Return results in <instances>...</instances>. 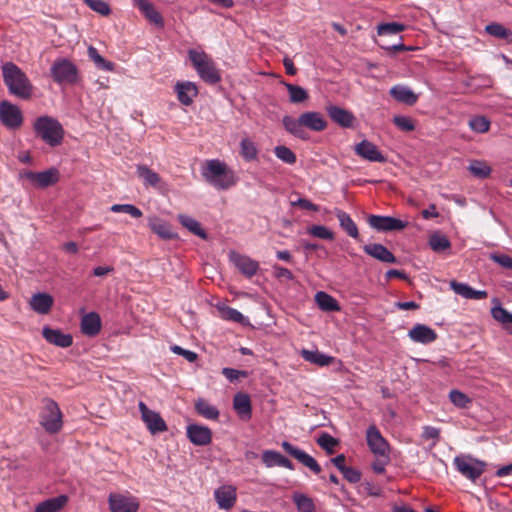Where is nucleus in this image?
I'll list each match as a JSON object with an SVG mask.
<instances>
[{"instance_id":"f257e3e1","label":"nucleus","mask_w":512,"mask_h":512,"mask_svg":"<svg viewBox=\"0 0 512 512\" xmlns=\"http://www.w3.org/2000/svg\"><path fill=\"white\" fill-rule=\"evenodd\" d=\"M1 68L3 81L9 93L20 99H30L33 85L26 74L13 62H5Z\"/></svg>"},{"instance_id":"f03ea898","label":"nucleus","mask_w":512,"mask_h":512,"mask_svg":"<svg viewBox=\"0 0 512 512\" xmlns=\"http://www.w3.org/2000/svg\"><path fill=\"white\" fill-rule=\"evenodd\" d=\"M33 130L35 135L50 147L60 146L65 135L62 124L48 115L36 118L33 123Z\"/></svg>"},{"instance_id":"7ed1b4c3","label":"nucleus","mask_w":512,"mask_h":512,"mask_svg":"<svg viewBox=\"0 0 512 512\" xmlns=\"http://www.w3.org/2000/svg\"><path fill=\"white\" fill-rule=\"evenodd\" d=\"M202 175L219 190L229 189L236 183L234 172L218 159L207 160Z\"/></svg>"},{"instance_id":"20e7f679","label":"nucleus","mask_w":512,"mask_h":512,"mask_svg":"<svg viewBox=\"0 0 512 512\" xmlns=\"http://www.w3.org/2000/svg\"><path fill=\"white\" fill-rule=\"evenodd\" d=\"M188 55L193 67L204 82L214 85L221 81L220 71L208 54L191 49Z\"/></svg>"},{"instance_id":"39448f33","label":"nucleus","mask_w":512,"mask_h":512,"mask_svg":"<svg viewBox=\"0 0 512 512\" xmlns=\"http://www.w3.org/2000/svg\"><path fill=\"white\" fill-rule=\"evenodd\" d=\"M51 77L57 84H75L78 81V69L66 58L57 59L50 69Z\"/></svg>"},{"instance_id":"423d86ee","label":"nucleus","mask_w":512,"mask_h":512,"mask_svg":"<svg viewBox=\"0 0 512 512\" xmlns=\"http://www.w3.org/2000/svg\"><path fill=\"white\" fill-rule=\"evenodd\" d=\"M41 425L51 434L59 432L62 428L61 410L58 404L52 399L45 400L44 411L41 415Z\"/></svg>"},{"instance_id":"0eeeda50","label":"nucleus","mask_w":512,"mask_h":512,"mask_svg":"<svg viewBox=\"0 0 512 512\" xmlns=\"http://www.w3.org/2000/svg\"><path fill=\"white\" fill-rule=\"evenodd\" d=\"M456 469L465 478L475 482L485 471L486 463L471 456H456L454 458Z\"/></svg>"},{"instance_id":"6e6552de","label":"nucleus","mask_w":512,"mask_h":512,"mask_svg":"<svg viewBox=\"0 0 512 512\" xmlns=\"http://www.w3.org/2000/svg\"><path fill=\"white\" fill-rule=\"evenodd\" d=\"M22 180H27L34 187L46 188L55 184L59 180V171L56 168H50L42 172L22 171L19 173Z\"/></svg>"},{"instance_id":"1a4fd4ad","label":"nucleus","mask_w":512,"mask_h":512,"mask_svg":"<svg viewBox=\"0 0 512 512\" xmlns=\"http://www.w3.org/2000/svg\"><path fill=\"white\" fill-rule=\"evenodd\" d=\"M0 122L10 130L19 129L23 124L20 108L7 100L0 102Z\"/></svg>"},{"instance_id":"9d476101","label":"nucleus","mask_w":512,"mask_h":512,"mask_svg":"<svg viewBox=\"0 0 512 512\" xmlns=\"http://www.w3.org/2000/svg\"><path fill=\"white\" fill-rule=\"evenodd\" d=\"M138 407L141 418L151 434L155 435L168 430L166 422L158 412L150 410L142 401L139 402Z\"/></svg>"},{"instance_id":"9b49d317","label":"nucleus","mask_w":512,"mask_h":512,"mask_svg":"<svg viewBox=\"0 0 512 512\" xmlns=\"http://www.w3.org/2000/svg\"><path fill=\"white\" fill-rule=\"evenodd\" d=\"M369 225L377 231H400L408 226V222L391 216L370 215Z\"/></svg>"},{"instance_id":"f8f14e48","label":"nucleus","mask_w":512,"mask_h":512,"mask_svg":"<svg viewBox=\"0 0 512 512\" xmlns=\"http://www.w3.org/2000/svg\"><path fill=\"white\" fill-rule=\"evenodd\" d=\"M281 446L285 450V452H287L290 456H292L301 464L309 468L315 474H319L321 472V466L318 464V462L303 450L293 446L288 441H283Z\"/></svg>"},{"instance_id":"ddd939ff","label":"nucleus","mask_w":512,"mask_h":512,"mask_svg":"<svg viewBox=\"0 0 512 512\" xmlns=\"http://www.w3.org/2000/svg\"><path fill=\"white\" fill-rule=\"evenodd\" d=\"M366 439L370 450L374 454L379 456H386L388 454L389 444L375 425H371L367 429Z\"/></svg>"},{"instance_id":"4468645a","label":"nucleus","mask_w":512,"mask_h":512,"mask_svg":"<svg viewBox=\"0 0 512 512\" xmlns=\"http://www.w3.org/2000/svg\"><path fill=\"white\" fill-rule=\"evenodd\" d=\"M108 503L111 512H137L139 509V503L135 498L117 493L109 495Z\"/></svg>"},{"instance_id":"2eb2a0df","label":"nucleus","mask_w":512,"mask_h":512,"mask_svg":"<svg viewBox=\"0 0 512 512\" xmlns=\"http://www.w3.org/2000/svg\"><path fill=\"white\" fill-rule=\"evenodd\" d=\"M354 152L359 157L370 162L383 163L386 161V157L379 151L377 146L366 139L354 146Z\"/></svg>"},{"instance_id":"dca6fc26","label":"nucleus","mask_w":512,"mask_h":512,"mask_svg":"<svg viewBox=\"0 0 512 512\" xmlns=\"http://www.w3.org/2000/svg\"><path fill=\"white\" fill-rule=\"evenodd\" d=\"M215 500L220 509L229 510L236 502L237 492L233 485H222L214 492Z\"/></svg>"},{"instance_id":"f3484780","label":"nucleus","mask_w":512,"mask_h":512,"mask_svg":"<svg viewBox=\"0 0 512 512\" xmlns=\"http://www.w3.org/2000/svg\"><path fill=\"white\" fill-rule=\"evenodd\" d=\"M187 437L197 446H206L212 441V431L210 428L198 424L187 426Z\"/></svg>"},{"instance_id":"a211bd4d","label":"nucleus","mask_w":512,"mask_h":512,"mask_svg":"<svg viewBox=\"0 0 512 512\" xmlns=\"http://www.w3.org/2000/svg\"><path fill=\"white\" fill-rule=\"evenodd\" d=\"M326 111L331 120L342 128H351L356 120L354 114L344 108L336 105L326 107Z\"/></svg>"},{"instance_id":"6ab92c4d","label":"nucleus","mask_w":512,"mask_h":512,"mask_svg":"<svg viewBox=\"0 0 512 512\" xmlns=\"http://www.w3.org/2000/svg\"><path fill=\"white\" fill-rule=\"evenodd\" d=\"M42 336L48 343L61 348L70 347L73 343V338L70 334H65L60 329H53L49 326L43 327Z\"/></svg>"},{"instance_id":"aec40b11","label":"nucleus","mask_w":512,"mask_h":512,"mask_svg":"<svg viewBox=\"0 0 512 512\" xmlns=\"http://www.w3.org/2000/svg\"><path fill=\"white\" fill-rule=\"evenodd\" d=\"M230 260L246 277L254 276L259 269L257 261L236 252L230 253Z\"/></svg>"},{"instance_id":"412c9836","label":"nucleus","mask_w":512,"mask_h":512,"mask_svg":"<svg viewBox=\"0 0 512 512\" xmlns=\"http://www.w3.org/2000/svg\"><path fill=\"white\" fill-rule=\"evenodd\" d=\"M54 304V298L45 292H38L32 295L29 300L30 308L41 315L50 313Z\"/></svg>"},{"instance_id":"4be33fe9","label":"nucleus","mask_w":512,"mask_h":512,"mask_svg":"<svg viewBox=\"0 0 512 512\" xmlns=\"http://www.w3.org/2000/svg\"><path fill=\"white\" fill-rule=\"evenodd\" d=\"M409 338L421 344H430L437 339V333L425 324H416L408 332Z\"/></svg>"},{"instance_id":"5701e85b","label":"nucleus","mask_w":512,"mask_h":512,"mask_svg":"<svg viewBox=\"0 0 512 512\" xmlns=\"http://www.w3.org/2000/svg\"><path fill=\"white\" fill-rule=\"evenodd\" d=\"M233 408L239 418L248 421L252 416V406L250 396L243 392H238L233 398Z\"/></svg>"},{"instance_id":"b1692460","label":"nucleus","mask_w":512,"mask_h":512,"mask_svg":"<svg viewBox=\"0 0 512 512\" xmlns=\"http://www.w3.org/2000/svg\"><path fill=\"white\" fill-rule=\"evenodd\" d=\"M177 98L182 105L189 106L193 99L198 95V88L195 83L190 81L177 82L175 85Z\"/></svg>"},{"instance_id":"393cba45","label":"nucleus","mask_w":512,"mask_h":512,"mask_svg":"<svg viewBox=\"0 0 512 512\" xmlns=\"http://www.w3.org/2000/svg\"><path fill=\"white\" fill-rule=\"evenodd\" d=\"M133 4L144 14L150 23L159 28L164 26L163 17L149 0H133Z\"/></svg>"},{"instance_id":"a878e982","label":"nucleus","mask_w":512,"mask_h":512,"mask_svg":"<svg viewBox=\"0 0 512 512\" xmlns=\"http://www.w3.org/2000/svg\"><path fill=\"white\" fill-rule=\"evenodd\" d=\"M81 332L89 337H94L101 330V318L97 312H89L81 318Z\"/></svg>"},{"instance_id":"bb28decb","label":"nucleus","mask_w":512,"mask_h":512,"mask_svg":"<svg viewBox=\"0 0 512 512\" xmlns=\"http://www.w3.org/2000/svg\"><path fill=\"white\" fill-rule=\"evenodd\" d=\"M363 250L369 256L384 262V263H396V257L389 251L384 245L378 243L366 244Z\"/></svg>"},{"instance_id":"cd10ccee","label":"nucleus","mask_w":512,"mask_h":512,"mask_svg":"<svg viewBox=\"0 0 512 512\" xmlns=\"http://www.w3.org/2000/svg\"><path fill=\"white\" fill-rule=\"evenodd\" d=\"M261 459H262L263 464L267 468L279 466V467H285L290 470L294 469L293 463L288 458H286L281 453L274 451V450H265L262 453Z\"/></svg>"},{"instance_id":"c85d7f7f","label":"nucleus","mask_w":512,"mask_h":512,"mask_svg":"<svg viewBox=\"0 0 512 512\" xmlns=\"http://www.w3.org/2000/svg\"><path fill=\"white\" fill-rule=\"evenodd\" d=\"M451 289L458 295L466 299L481 300L487 298L488 294L485 290H475L465 283L457 282L452 280L450 282Z\"/></svg>"},{"instance_id":"c756f323","label":"nucleus","mask_w":512,"mask_h":512,"mask_svg":"<svg viewBox=\"0 0 512 512\" xmlns=\"http://www.w3.org/2000/svg\"><path fill=\"white\" fill-rule=\"evenodd\" d=\"M68 501V496L61 494L37 504L34 512H59L67 505Z\"/></svg>"},{"instance_id":"7c9ffc66","label":"nucleus","mask_w":512,"mask_h":512,"mask_svg":"<svg viewBox=\"0 0 512 512\" xmlns=\"http://www.w3.org/2000/svg\"><path fill=\"white\" fill-rule=\"evenodd\" d=\"M282 122L286 131L292 134L293 136L300 138L302 140L309 139L308 133L304 129V124L302 123L301 115L299 116L298 119L286 115L283 117Z\"/></svg>"},{"instance_id":"2f4dec72","label":"nucleus","mask_w":512,"mask_h":512,"mask_svg":"<svg viewBox=\"0 0 512 512\" xmlns=\"http://www.w3.org/2000/svg\"><path fill=\"white\" fill-rule=\"evenodd\" d=\"M301 116L304 127L312 131L320 132L327 127V121L319 112L308 111L302 113Z\"/></svg>"},{"instance_id":"473e14b6","label":"nucleus","mask_w":512,"mask_h":512,"mask_svg":"<svg viewBox=\"0 0 512 512\" xmlns=\"http://www.w3.org/2000/svg\"><path fill=\"white\" fill-rule=\"evenodd\" d=\"M148 225L150 229L162 239H173L177 237L171 225L158 217H150L148 219Z\"/></svg>"},{"instance_id":"72a5a7b5","label":"nucleus","mask_w":512,"mask_h":512,"mask_svg":"<svg viewBox=\"0 0 512 512\" xmlns=\"http://www.w3.org/2000/svg\"><path fill=\"white\" fill-rule=\"evenodd\" d=\"M390 95L398 102L407 105H414L418 99L417 95L411 89L402 85L393 86L390 90Z\"/></svg>"},{"instance_id":"f704fd0d","label":"nucleus","mask_w":512,"mask_h":512,"mask_svg":"<svg viewBox=\"0 0 512 512\" xmlns=\"http://www.w3.org/2000/svg\"><path fill=\"white\" fill-rule=\"evenodd\" d=\"M335 215L339 220L340 227L353 239L359 238L358 227L350 215L340 209H335Z\"/></svg>"},{"instance_id":"c9c22d12","label":"nucleus","mask_w":512,"mask_h":512,"mask_svg":"<svg viewBox=\"0 0 512 512\" xmlns=\"http://www.w3.org/2000/svg\"><path fill=\"white\" fill-rule=\"evenodd\" d=\"M301 356L303 357L304 360L321 367L328 366L333 362V357L328 356L318 350L311 351L303 349L301 351Z\"/></svg>"},{"instance_id":"e433bc0d","label":"nucleus","mask_w":512,"mask_h":512,"mask_svg":"<svg viewBox=\"0 0 512 512\" xmlns=\"http://www.w3.org/2000/svg\"><path fill=\"white\" fill-rule=\"evenodd\" d=\"M195 410L200 416L209 420H217L220 415L219 410L203 398L196 400Z\"/></svg>"},{"instance_id":"4c0bfd02","label":"nucleus","mask_w":512,"mask_h":512,"mask_svg":"<svg viewBox=\"0 0 512 512\" xmlns=\"http://www.w3.org/2000/svg\"><path fill=\"white\" fill-rule=\"evenodd\" d=\"M315 301L318 307L326 312L339 311L340 306L336 299L324 291H319L315 295Z\"/></svg>"},{"instance_id":"58836bf2","label":"nucleus","mask_w":512,"mask_h":512,"mask_svg":"<svg viewBox=\"0 0 512 512\" xmlns=\"http://www.w3.org/2000/svg\"><path fill=\"white\" fill-rule=\"evenodd\" d=\"M240 155L247 161H256L258 159V148L254 141L249 137H244L240 141Z\"/></svg>"},{"instance_id":"ea45409f","label":"nucleus","mask_w":512,"mask_h":512,"mask_svg":"<svg viewBox=\"0 0 512 512\" xmlns=\"http://www.w3.org/2000/svg\"><path fill=\"white\" fill-rule=\"evenodd\" d=\"M178 220L185 228H187L194 235H197L198 237L204 240L208 238L207 233L201 227L200 223L197 220L184 214L178 215Z\"/></svg>"},{"instance_id":"a19ab883","label":"nucleus","mask_w":512,"mask_h":512,"mask_svg":"<svg viewBox=\"0 0 512 512\" xmlns=\"http://www.w3.org/2000/svg\"><path fill=\"white\" fill-rule=\"evenodd\" d=\"M137 174L146 186L157 187L161 181L159 174L146 165H137Z\"/></svg>"},{"instance_id":"79ce46f5","label":"nucleus","mask_w":512,"mask_h":512,"mask_svg":"<svg viewBox=\"0 0 512 512\" xmlns=\"http://www.w3.org/2000/svg\"><path fill=\"white\" fill-rule=\"evenodd\" d=\"M293 501L298 512H315L316 506L312 498L302 493H294Z\"/></svg>"},{"instance_id":"37998d69","label":"nucleus","mask_w":512,"mask_h":512,"mask_svg":"<svg viewBox=\"0 0 512 512\" xmlns=\"http://www.w3.org/2000/svg\"><path fill=\"white\" fill-rule=\"evenodd\" d=\"M88 56L95 63V65L105 71H114L115 64L111 61L104 59L93 46L88 47Z\"/></svg>"},{"instance_id":"c03bdc74","label":"nucleus","mask_w":512,"mask_h":512,"mask_svg":"<svg viewBox=\"0 0 512 512\" xmlns=\"http://www.w3.org/2000/svg\"><path fill=\"white\" fill-rule=\"evenodd\" d=\"M429 245L434 252L440 253L451 247V242L447 236L434 233L429 237Z\"/></svg>"},{"instance_id":"a18cd8bd","label":"nucleus","mask_w":512,"mask_h":512,"mask_svg":"<svg viewBox=\"0 0 512 512\" xmlns=\"http://www.w3.org/2000/svg\"><path fill=\"white\" fill-rule=\"evenodd\" d=\"M283 84L285 85V87L287 88V90L289 92L290 102L301 103L308 99V97H309L308 92L304 88H302L298 85H294V84H290V83H286V82H284Z\"/></svg>"},{"instance_id":"49530a36","label":"nucleus","mask_w":512,"mask_h":512,"mask_svg":"<svg viewBox=\"0 0 512 512\" xmlns=\"http://www.w3.org/2000/svg\"><path fill=\"white\" fill-rule=\"evenodd\" d=\"M494 302L497 303L494 307L491 309V315L494 320L497 322H500L503 325L511 324L512 323V313L504 309L498 300L495 298Z\"/></svg>"},{"instance_id":"de8ad7c7","label":"nucleus","mask_w":512,"mask_h":512,"mask_svg":"<svg viewBox=\"0 0 512 512\" xmlns=\"http://www.w3.org/2000/svg\"><path fill=\"white\" fill-rule=\"evenodd\" d=\"M468 170L471 172L473 176L481 179L488 177L491 173V168L489 167V165H487L486 162L479 160H473L470 163Z\"/></svg>"},{"instance_id":"09e8293b","label":"nucleus","mask_w":512,"mask_h":512,"mask_svg":"<svg viewBox=\"0 0 512 512\" xmlns=\"http://www.w3.org/2000/svg\"><path fill=\"white\" fill-rule=\"evenodd\" d=\"M405 29V26L401 23L390 22L382 23L378 26L377 32L380 37L384 36H397L400 32Z\"/></svg>"},{"instance_id":"8fccbe9b","label":"nucleus","mask_w":512,"mask_h":512,"mask_svg":"<svg viewBox=\"0 0 512 512\" xmlns=\"http://www.w3.org/2000/svg\"><path fill=\"white\" fill-rule=\"evenodd\" d=\"M218 310L220 313V317L222 319L230 320L237 323H242L244 321V316L234 308L222 305L218 306Z\"/></svg>"},{"instance_id":"3c124183","label":"nucleus","mask_w":512,"mask_h":512,"mask_svg":"<svg viewBox=\"0 0 512 512\" xmlns=\"http://www.w3.org/2000/svg\"><path fill=\"white\" fill-rule=\"evenodd\" d=\"M274 152L277 158H279L280 160L287 164L292 165L296 162L295 153L290 148L284 145L276 146Z\"/></svg>"},{"instance_id":"603ef678","label":"nucleus","mask_w":512,"mask_h":512,"mask_svg":"<svg viewBox=\"0 0 512 512\" xmlns=\"http://www.w3.org/2000/svg\"><path fill=\"white\" fill-rule=\"evenodd\" d=\"M110 210L115 213H127L133 218H140L143 215L142 211L132 204H114L111 206Z\"/></svg>"},{"instance_id":"864d4df0","label":"nucleus","mask_w":512,"mask_h":512,"mask_svg":"<svg viewBox=\"0 0 512 512\" xmlns=\"http://www.w3.org/2000/svg\"><path fill=\"white\" fill-rule=\"evenodd\" d=\"M485 31L496 38L499 39H505L508 36L511 35V32L506 29L502 24L500 23H490L485 27Z\"/></svg>"},{"instance_id":"5fc2aeb1","label":"nucleus","mask_w":512,"mask_h":512,"mask_svg":"<svg viewBox=\"0 0 512 512\" xmlns=\"http://www.w3.org/2000/svg\"><path fill=\"white\" fill-rule=\"evenodd\" d=\"M84 3L93 11L99 13L102 16H108L111 14L110 6L103 0H84Z\"/></svg>"},{"instance_id":"6e6d98bb","label":"nucleus","mask_w":512,"mask_h":512,"mask_svg":"<svg viewBox=\"0 0 512 512\" xmlns=\"http://www.w3.org/2000/svg\"><path fill=\"white\" fill-rule=\"evenodd\" d=\"M317 443L327 454L331 455L334 453V447L338 444V441L328 433H323L317 439Z\"/></svg>"},{"instance_id":"4d7b16f0","label":"nucleus","mask_w":512,"mask_h":512,"mask_svg":"<svg viewBox=\"0 0 512 512\" xmlns=\"http://www.w3.org/2000/svg\"><path fill=\"white\" fill-rule=\"evenodd\" d=\"M450 401L458 408H466L471 402L470 398L459 390H451L449 393Z\"/></svg>"},{"instance_id":"13d9d810","label":"nucleus","mask_w":512,"mask_h":512,"mask_svg":"<svg viewBox=\"0 0 512 512\" xmlns=\"http://www.w3.org/2000/svg\"><path fill=\"white\" fill-rule=\"evenodd\" d=\"M469 127L476 132L484 133L489 130L490 121L484 116H476L470 119Z\"/></svg>"},{"instance_id":"bf43d9fd","label":"nucleus","mask_w":512,"mask_h":512,"mask_svg":"<svg viewBox=\"0 0 512 512\" xmlns=\"http://www.w3.org/2000/svg\"><path fill=\"white\" fill-rule=\"evenodd\" d=\"M309 234L325 240H333L334 239V233L330 229H328L326 226L323 225H313L308 230Z\"/></svg>"},{"instance_id":"052dcab7","label":"nucleus","mask_w":512,"mask_h":512,"mask_svg":"<svg viewBox=\"0 0 512 512\" xmlns=\"http://www.w3.org/2000/svg\"><path fill=\"white\" fill-rule=\"evenodd\" d=\"M392 121L402 131L410 132L415 129L413 120L408 116H394Z\"/></svg>"},{"instance_id":"680f3d73","label":"nucleus","mask_w":512,"mask_h":512,"mask_svg":"<svg viewBox=\"0 0 512 512\" xmlns=\"http://www.w3.org/2000/svg\"><path fill=\"white\" fill-rule=\"evenodd\" d=\"M490 259L501 267L512 270V258L509 255L492 253L490 254Z\"/></svg>"},{"instance_id":"e2e57ef3","label":"nucleus","mask_w":512,"mask_h":512,"mask_svg":"<svg viewBox=\"0 0 512 512\" xmlns=\"http://www.w3.org/2000/svg\"><path fill=\"white\" fill-rule=\"evenodd\" d=\"M341 473L350 483H357L361 480V472L353 467H345Z\"/></svg>"},{"instance_id":"0e129e2a","label":"nucleus","mask_w":512,"mask_h":512,"mask_svg":"<svg viewBox=\"0 0 512 512\" xmlns=\"http://www.w3.org/2000/svg\"><path fill=\"white\" fill-rule=\"evenodd\" d=\"M272 269H273L274 277L279 280L280 279H286V280L294 279L293 273L287 268H284V267H281V266L275 264V265H273Z\"/></svg>"},{"instance_id":"69168bd1","label":"nucleus","mask_w":512,"mask_h":512,"mask_svg":"<svg viewBox=\"0 0 512 512\" xmlns=\"http://www.w3.org/2000/svg\"><path fill=\"white\" fill-rule=\"evenodd\" d=\"M291 206H298L302 209L317 212L319 211V207L312 203L310 200L305 198H298L295 201L290 202Z\"/></svg>"},{"instance_id":"338daca9","label":"nucleus","mask_w":512,"mask_h":512,"mask_svg":"<svg viewBox=\"0 0 512 512\" xmlns=\"http://www.w3.org/2000/svg\"><path fill=\"white\" fill-rule=\"evenodd\" d=\"M172 352H174L177 355L183 356L187 361L194 362L197 359V354L193 351L183 349L182 347L178 345H173L171 347Z\"/></svg>"},{"instance_id":"774afa93","label":"nucleus","mask_w":512,"mask_h":512,"mask_svg":"<svg viewBox=\"0 0 512 512\" xmlns=\"http://www.w3.org/2000/svg\"><path fill=\"white\" fill-rule=\"evenodd\" d=\"M222 374L230 381H235L237 379H239V377H247V372L246 371H240V370H237V369H234V368H223L222 369Z\"/></svg>"}]
</instances>
